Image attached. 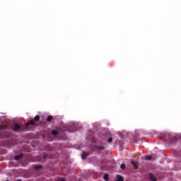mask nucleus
<instances>
[{
    "label": "nucleus",
    "instance_id": "2eb2a0df",
    "mask_svg": "<svg viewBox=\"0 0 181 181\" xmlns=\"http://www.w3.org/2000/svg\"><path fill=\"white\" fill-rule=\"evenodd\" d=\"M0 129H3V130L6 129V126H5V125H0Z\"/></svg>",
    "mask_w": 181,
    "mask_h": 181
},
{
    "label": "nucleus",
    "instance_id": "39448f33",
    "mask_svg": "<svg viewBox=\"0 0 181 181\" xmlns=\"http://www.w3.org/2000/svg\"><path fill=\"white\" fill-rule=\"evenodd\" d=\"M21 158H23V153H20L17 156H15L14 159L15 160H19V159H21Z\"/></svg>",
    "mask_w": 181,
    "mask_h": 181
},
{
    "label": "nucleus",
    "instance_id": "9d476101",
    "mask_svg": "<svg viewBox=\"0 0 181 181\" xmlns=\"http://www.w3.org/2000/svg\"><path fill=\"white\" fill-rule=\"evenodd\" d=\"M52 119H53V116H52V115L48 116L47 118V122H50V121H52Z\"/></svg>",
    "mask_w": 181,
    "mask_h": 181
},
{
    "label": "nucleus",
    "instance_id": "423d86ee",
    "mask_svg": "<svg viewBox=\"0 0 181 181\" xmlns=\"http://www.w3.org/2000/svg\"><path fill=\"white\" fill-rule=\"evenodd\" d=\"M95 149H98L99 151L104 150V146L103 145H96L95 146Z\"/></svg>",
    "mask_w": 181,
    "mask_h": 181
},
{
    "label": "nucleus",
    "instance_id": "9b49d317",
    "mask_svg": "<svg viewBox=\"0 0 181 181\" xmlns=\"http://www.w3.org/2000/svg\"><path fill=\"white\" fill-rule=\"evenodd\" d=\"M126 166H127V165H125V163H122V164L120 165V168H121L122 170H125Z\"/></svg>",
    "mask_w": 181,
    "mask_h": 181
},
{
    "label": "nucleus",
    "instance_id": "6ab92c4d",
    "mask_svg": "<svg viewBox=\"0 0 181 181\" xmlns=\"http://www.w3.org/2000/svg\"><path fill=\"white\" fill-rule=\"evenodd\" d=\"M16 181H22V180H16Z\"/></svg>",
    "mask_w": 181,
    "mask_h": 181
},
{
    "label": "nucleus",
    "instance_id": "dca6fc26",
    "mask_svg": "<svg viewBox=\"0 0 181 181\" xmlns=\"http://www.w3.org/2000/svg\"><path fill=\"white\" fill-rule=\"evenodd\" d=\"M146 159H147V160H152V156H148L146 157Z\"/></svg>",
    "mask_w": 181,
    "mask_h": 181
},
{
    "label": "nucleus",
    "instance_id": "6e6552de",
    "mask_svg": "<svg viewBox=\"0 0 181 181\" xmlns=\"http://www.w3.org/2000/svg\"><path fill=\"white\" fill-rule=\"evenodd\" d=\"M43 158L44 159H52V157L50 156V154L47 153L43 155Z\"/></svg>",
    "mask_w": 181,
    "mask_h": 181
},
{
    "label": "nucleus",
    "instance_id": "4468645a",
    "mask_svg": "<svg viewBox=\"0 0 181 181\" xmlns=\"http://www.w3.org/2000/svg\"><path fill=\"white\" fill-rule=\"evenodd\" d=\"M34 169H37V170L42 169V165H35Z\"/></svg>",
    "mask_w": 181,
    "mask_h": 181
},
{
    "label": "nucleus",
    "instance_id": "f257e3e1",
    "mask_svg": "<svg viewBox=\"0 0 181 181\" xmlns=\"http://www.w3.org/2000/svg\"><path fill=\"white\" fill-rule=\"evenodd\" d=\"M24 129L25 128L18 123L14 124L13 126V131H14V132H23Z\"/></svg>",
    "mask_w": 181,
    "mask_h": 181
},
{
    "label": "nucleus",
    "instance_id": "f03ea898",
    "mask_svg": "<svg viewBox=\"0 0 181 181\" xmlns=\"http://www.w3.org/2000/svg\"><path fill=\"white\" fill-rule=\"evenodd\" d=\"M148 177H149V180L151 181H157L158 178L156 177V176L152 173H150L148 175Z\"/></svg>",
    "mask_w": 181,
    "mask_h": 181
},
{
    "label": "nucleus",
    "instance_id": "a211bd4d",
    "mask_svg": "<svg viewBox=\"0 0 181 181\" xmlns=\"http://www.w3.org/2000/svg\"><path fill=\"white\" fill-rule=\"evenodd\" d=\"M107 142L109 144H111V142H112V137H110L108 139H107Z\"/></svg>",
    "mask_w": 181,
    "mask_h": 181
},
{
    "label": "nucleus",
    "instance_id": "7ed1b4c3",
    "mask_svg": "<svg viewBox=\"0 0 181 181\" xmlns=\"http://www.w3.org/2000/svg\"><path fill=\"white\" fill-rule=\"evenodd\" d=\"M29 125H36V122L34 120H30L28 122H27L25 127L26 128H28V127H29Z\"/></svg>",
    "mask_w": 181,
    "mask_h": 181
},
{
    "label": "nucleus",
    "instance_id": "20e7f679",
    "mask_svg": "<svg viewBox=\"0 0 181 181\" xmlns=\"http://www.w3.org/2000/svg\"><path fill=\"white\" fill-rule=\"evenodd\" d=\"M69 132H76L77 131V127H76V125H72L69 129Z\"/></svg>",
    "mask_w": 181,
    "mask_h": 181
},
{
    "label": "nucleus",
    "instance_id": "f3484780",
    "mask_svg": "<svg viewBox=\"0 0 181 181\" xmlns=\"http://www.w3.org/2000/svg\"><path fill=\"white\" fill-rule=\"evenodd\" d=\"M56 181H66V180L63 177H59V178L57 179Z\"/></svg>",
    "mask_w": 181,
    "mask_h": 181
},
{
    "label": "nucleus",
    "instance_id": "f8f14e48",
    "mask_svg": "<svg viewBox=\"0 0 181 181\" xmlns=\"http://www.w3.org/2000/svg\"><path fill=\"white\" fill-rule=\"evenodd\" d=\"M59 132H57V130H52V134L54 136L58 135Z\"/></svg>",
    "mask_w": 181,
    "mask_h": 181
},
{
    "label": "nucleus",
    "instance_id": "1a4fd4ad",
    "mask_svg": "<svg viewBox=\"0 0 181 181\" xmlns=\"http://www.w3.org/2000/svg\"><path fill=\"white\" fill-rule=\"evenodd\" d=\"M103 179L105 181H108V180L110 179V175H108V174H105L104 177H103Z\"/></svg>",
    "mask_w": 181,
    "mask_h": 181
},
{
    "label": "nucleus",
    "instance_id": "0eeeda50",
    "mask_svg": "<svg viewBox=\"0 0 181 181\" xmlns=\"http://www.w3.org/2000/svg\"><path fill=\"white\" fill-rule=\"evenodd\" d=\"M88 156V153L83 152V153L81 154V158H82V159H86Z\"/></svg>",
    "mask_w": 181,
    "mask_h": 181
},
{
    "label": "nucleus",
    "instance_id": "ddd939ff",
    "mask_svg": "<svg viewBox=\"0 0 181 181\" xmlns=\"http://www.w3.org/2000/svg\"><path fill=\"white\" fill-rule=\"evenodd\" d=\"M40 119V116L36 115L34 118V121L37 122Z\"/></svg>",
    "mask_w": 181,
    "mask_h": 181
}]
</instances>
